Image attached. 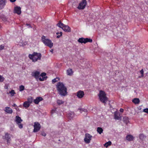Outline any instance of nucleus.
Segmentation results:
<instances>
[{
  "label": "nucleus",
  "mask_w": 148,
  "mask_h": 148,
  "mask_svg": "<svg viewBox=\"0 0 148 148\" xmlns=\"http://www.w3.org/2000/svg\"><path fill=\"white\" fill-rule=\"evenodd\" d=\"M9 93L11 95L13 96L14 95L16 94V93L14 92V90H12L10 91Z\"/></svg>",
  "instance_id": "nucleus-30"
},
{
  "label": "nucleus",
  "mask_w": 148,
  "mask_h": 148,
  "mask_svg": "<svg viewBox=\"0 0 148 148\" xmlns=\"http://www.w3.org/2000/svg\"><path fill=\"white\" fill-rule=\"evenodd\" d=\"M73 116V114H68V118L69 119H72Z\"/></svg>",
  "instance_id": "nucleus-32"
},
{
  "label": "nucleus",
  "mask_w": 148,
  "mask_h": 148,
  "mask_svg": "<svg viewBox=\"0 0 148 148\" xmlns=\"http://www.w3.org/2000/svg\"><path fill=\"white\" fill-rule=\"evenodd\" d=\"M41 134L42 135L44 136H45L46 135V134L44 132L42 133Z\"/></svg>",
  "instance_id": "nucleus-41"
},
{
  "label": "nucleus",
  "mask_w": 148,
  "mask_h": 148,
  "mask_svg": "<svg viewBox=\"0 0 148 148\" xmlns=\"http://www.w3.org/2000/svg\"><path fill=\"white\" fill-rule=\"evenodd\" d=\"M139 136L140 139L142 140H143L146 138V136L143 134H140Z\"/></svg>",
  "instance_id": "nucleus-25"
},
{
  "label": "nucleus",
  "mask_w": 148,
  "mask_h": 148,
  "mask_svg": "<svg viewBox=\"0 0 148 148\" xmlns=\"http://www.w3.org/2000/svg\"><path fill=\"white\" fill-rule=\"evenodd\" d=\"M84 95V93L83 91L79 90L77 92V96L79 98H82Z\"/></svg>",
  "instance_id": "nucleus-11"
},
{
  "label": "nucleus",
  "mask_w": 148,
  "mask_h": 148,
  "mask_svg": "<svg viewBox=\"0 0 148 148\" xmlns=\"http://www.w3.org/2000/svg\"><path fill=\"white\" fill-rule=\"evenodd\" d=\"M5 88L6 89H7L8 88V87L7 86H5Z\"/></svg>",
  "instance_id": "nucleus-46"
},
{
  "label": "nucleus",
  "mask_w": 148,
  "mask_h": 148,
  "mask_svg": "<svg viewBox=\"0 0 148 148\" xmlns=\"http://www.w3.org/2000/svg\"><path fill=\"white\" fill-rule=\"evenodd\" d=\"M87 4V1L86 0H82L80 2L79 5L77 7V8L79 10L84 9L85 7Z\"/></svg>",
  "instance_id": "nucleus-8"
},
{
  "label": "nucleus",
  "mask_w": 148,
  "mask_h": 148,
  "mask_svg": "<svg viewBox=\"0 0 148 148\" xmlns=\"http://www.w3.org/2000/svg\"><path fill=\"white\" fill-rule=\"evenodd\" d=\"M50 51L52 53H53V49H51V50H50Z\"/></svg>",
  "instance_id": "nucleus-44"
},
{
  "label": "nucleus",
  "mask_w": 148,
  "mask_h": 148,
  "mask_svg": "<svg viewBox=\"0 0 148 148\" xmlns=\"http://www.w3.org/2000/svg\"><path fill=\"white\" fill-rule=\"evenodd\" d=\"M57 89L58 93L61 96H65L67 94V89L63 83L58 82L57 85Z\"/></svg>",
  "instance_id": "nucleus-1"
},
{
  "label": "nucleus",
  "mask_w": 148,
  "mask_h": 148,
  "mask_svg": "<svg viewBox=\"0 0 148 148\" xmlns=\"http://www.w3.org/2000/svg\"><path fill=\"white\" fill-rule=\"evenodd\" d=\"M34 128L33 132H38L40 128V124L37 122H35L34 123Z\"/></svg>",
  "instance_id": "nucleus-10"
},
{
  "label": "nucleus",
  "mask_w": 148,
  "mask_h": 148,
  "mask_svg": "<svg viewBox=\"0 0 148 148\" xmlns=\"http://www.w3.org/2000/svg\"><path fill=\"white\" fill-rule=\"evenodd\" d=\"M46 74L45 73H42L41 75L40 76H42V77H45V76L46 75Z\"/></svg>",
  "instance_id": "nucleus-40"
},
{
  "label": "nucleus",
  "mask_w": 148,
  "mask_h": 148,
  "mask_svg": "<svg viewBox=\"0 0 148 148\" xmlns=\"http://www.w3.org/2000/svg\"><path fill=\"white\" fill-rule=\"evenodd\" d=\"M106 95L105 92L103 90H100L98 96L100 101L104 103H106L108 100V98L106 96Z\"/></svg>",
  "instance_id": "nucleus-3"
},
{
  "label": "nucleus",
  "mask_w": 148,
  "mask_h": 148,
  "mask_svg": "<svg viewBox=\"0 0 148 148\" xmlns=\"http://www.w3.org/2000/svg\"><path fill=\"white\" fill-rule=\"evenodd\" d=\"M26 25H29V24H27Z\"/></svg>",
  "instance_id": "nucleus-47"
},
{
  "label": "nucleus",
  "mask_w": 148,
  "mask_h": 148,
  "mask_svg": "<svg viewBox=\"0 0 148 148\" xmlns=\"http://www.w3.org/2000/svg\"><path fill=\"white\" fill-rule=\"evenodd\" d=\"M33 101V99L32 98H31L29 99H28L27 101V102H28L29 103V104H30V103H32Z\"/></svg>",
  "instance_id": "nucleus-33"
},
{
  "label": "nucleus",
  "mask_w": 148,
  "mask_h": 148,
  "mask_svg": "<svg viewBox=\"0 0 148 148\" xmlns=\"http://www.w3.org/2000/svg\"><path fill=\"white\" fill-rule=\"evenodd\" d=\"M4 111L8 113L12 114L13 112V111L10 107H7L5 108Z\"/></svg>",
  "instance_id": "nucleus-16"
},
{
  "label": "nucleus",
  "mask_w": 148,
  "mask_h": 148,
  "mask_svg": "<svg viewBox=\"0 0 148 148\" xmlns=\"http://www.w3.org/2000/svg\"><path fill=\"white\" fill-rule=\"evenodd\" d=\"M123 121L126 124L129 122V118L127 116H125L123 118Z\"/></svg>",
  "instance_id": "nucleus-20"
},
{
  "label": "nucleus",
  "mask_w": 148,
  "mask_h": 148,
  "mask_svg": "<svg viewBox=\"0 0 148 148\" xmlns=\"http://www.w3.org/2000/svg\"><path fill=\"white\" fill-rule=\"evenodd\" d=\"M6 3V0H0V5L4 7Z\"/></svg>",
  "instance_id": "nucleus-22"
},
{
  "label": "nucleus",
  "mask_w": 148,
  "mask_h": 148,
  "mask_svg": "<svg viewBox=\"0 0 148 148\" xmlns=\"http://www.w3.org/2000/svg\"><path fill=\"white\" fill-rule=\"evenodd\" d=\"M132 101L135 104H138L140 102L139 99L137 98H135L133 99Z\"/></svg>",
  "instance_id": "nucleus-18"
},
{
  "label": "nucleus",
  "mask_w": 148,
  "mask_h": 148,
  "mask_svg": "<svg viewBox=\"0 0 148 148\" xmlns=\"http://www.w3.org/2000/svg\"><path fill=\"white\" fill-rule=\"evenodd\" d=\"M29 103L27 101L24 102L23 103V106L25 108H28L30 106Z\"/></svg>",
  "instance_id": "nucleus-23"
},
{
  "label": "nucleus",
  "mask_w": 148,
  "mask_h": 148,
  "mask_svg": "<svg viewBox=\"0 0 148 148\" xmlns=\"http://www.w3.org/2000/svg\"><path fill=\"white\" fill-rule=\"evenodd\" d=\"M57 103L59 105H60L64 103V101L62 100H58L57 101Z\"/></svg>",
  "instance_id": "nucleus-27"
},
{
  "label": "nucleus",
  "mask_w": 148,
  "mask_h": 148,
  "mask_svg": "<svg viewBox=\"0 0 148 148\" xmlns=\"http://www.w3.org/2000/svg\"><path fill=\"white\" fill-rule=\"evenodd\" d=\"M67 74L68 75H71L73 74V71L72 69H69L67 70Z\"/></svg>",
  "instance_id": "nucleus-21"
},
{
  "label": "nucleus",
  "mask_w": 148,
  "mask_h": 148,
  "mask_svg": "<svg viewBox=\"0 0 148 148\" xmlns=\"http://www.w3.org/2000/svg\"><path fill=\"white\" fill-rule=\"evenodd\" d=\"M19 90L20 91H22L25 89L24 86L23 85H21L19 87Z\"/></svg>",
  "instance_id": "nucleus-28"
},
{
  "label": "nucleus",
  "mask_w": 148,
  "mask_h": 148,
  "mask_svg": "<svg viewBox=\"0 0 148 148\" xmlns=\"http://www.w3.org/2000/svg\"><path fill=\"white\" fill-rule=\"evenodd\" d=\"M10 1L11 2H15L16 0H10Z\"/></svg>",
  "instance_id": "nucleus-43"
},
{
  "label": "nucleus",
  "mask_w": 148,
  "mask_h": 148,
  "mask_svg": "<svg viewBox=\"0 0 148 148\" xmlns=\"http://www.w3.org/2000/svg\"><path fill=\"white\" fill-rule=\"evenodd\" d=\"M4 79V78L2 76L0 75V82H3Z\"/></svg>",
  "instance_id": "nucleus-37"
},
{
  "label": "nucleus",
  "mask_w": 148,
  "mask_h": 148,
  "mask_svg": "<svg viewBox=\"0 0 148 148\" xmlns=\"http://www.w3.org/2000/svg\"><path fill=\"white\" fill-rule=\"evenodd\" d=\"M41 40L42 42L45 45L48 46L50 48H51L53 46V43L51 41L48 39L46 38L45 37L43 36H42Z\"/></svg>",
  "instance_id": "nucleus-4"
},
{
  "label": "nucleus",
  "mask_w": 148,
  "mask_h": 148,
  "mask_svg": "<svg viewBox=\"0 0 148 148\" xmlns=\"http://www.w3.org/2000/svg\"><path fill=\"white\" fill-rule=\"evenodd\" d=\"M92 136L90 134L86 133L85 134V137L84 139L85 142L87 144L89 143L91 140Z\"/></svg>",
  "instance_id": "nucleus-9"
},
{
  "label": "nucleus",
  "mask_w": 148,
  "mask_h": 148,
  "mask_svg": "<svg viewBox=\"0 0 148 148\" xmlns=\"http://www.w3.org/2000/svg\"><path fill=\"white\" fill-rule=\"evenodd\" d=\"M79 110L81 112H82V111H84V112H87V110L86 109H84V108H81V109H79Z\"/></svg>",
  "instance_id": "nucleus-35"
},
{
  "label": "nucleus",
  "mask_w": 148,
  "mask_h": 148,
  "mask_svg": "<svg viewBox=\"0 0 148 148\" xmlns=\"http://www.w3.org/2000/svg\"><path fill=\"white\" fill-rule=\"evenodd\" d=\"M77 41L80 43L85 44L88 42H92V39L88 38H79L77 40Z\"/></svg>",
  "instance_id": "nucleus-7"
},
{
  "label": "nucleus",
  "mask_w": 148,
  "mask_h": 148,
  "mask_svg": "<svg viewBox=\"0 0 148 148\" xmlns=\"http://www.w3.org/2000/svg\"><path fill=\"white\" fill-rule=\"evenodd\" d=\"M114 118L116 120H119L121 118L120 115L117 113H115L114 114Z\"/></svg>",
  "instance_id": "nucleus-19"
},
{
  "label": "nucleus",
  "mask_w": 148,
  "mask_h": 148,
  "mask_svg": "<svg viewBox=\"0 0 148 148\" xmlns=\"http://www.w3.org/2000/svg\"><path fill=\"white\" fill-rule=\"evenodd\" d=\"M59 34H60V35H58L57 36L56 38H59L60 37V36H61L62 35V32H60V33L58 32L56 33V34L57 35H58Z\"/></svg>",
  "instance_id": "nucleus-31"
},
{
  "label": "nucleus",
  "mask_w": 148,
  "mask_h": 148,
  "mask_svg": "<svg viewBox=\"0 0 148 148\" xmlns=\"http://www.w3.org/2000/svg\"><path fill=\"white\" fill-rule=\"evenodd\" d=\"M23 121V120L21 119L20 117L18 116H16L15 122L20 129H22L23 128V124L21 123V122Z\"/></svg>",
  "instance_id": "nucleus-6"
},
{
  "label": "nucleus",
  "mask_w": 148,
  "mask_h": 148,
  "mask_svg": "<svg viewBox=\"0 0 148 148\" xmlns=\"http://www.w3.org/2000/svg\"><path fill=\"white\" fill-rule=\"evenodd\" d=\"M123 111H124V110L122 108H121L120 110V111L121 112H123Z\"/></svg>",
  "instance_id": "nucleus-42"
},
{
  "label": "nucleus",
  "mask_w": 148,
  "mask_h": 148,
  "mask_svg": "<svg viewBox=\"0 0 148 148\" xmlns=\"http://www.w3.org/2000/svg\"><path fill=\"white\" fill-rule=\"evenodd\" d=\"M42 57L41 54L40 53L34 52L32 54H29L28 57L32 61L35 62L38 60H40Z\"/></svg>",
  "instance_id": "nucleus-2"
},
{
  "label": "nucleus",
  "mask_w": 148,
  "mask_h": 148,
  "mask_svg": "<svg viewBox=\"0 0 148 148\" xmlns=\"http://www.w3.org/2000/svg\"><path fill=\"white\" fill-rule=\"evenodd\" d=\"M57 25L66 32H70L71 31V28L68 25H66L60 21L57 24Z\"/></svg>",
  "instance_id": "nucleus-5"
},
{
  "label": "nucleus",
  "mask_w": 148,
  "mask_h": 148,
  "mask_svg": "<svg viewBox=\"0 0 148 148\" xmlns=\"http://www.w3.org/2000/svg\"><path fill=\"white\" fill-rule=\"evenodd\" d=\"M111 142L110 141H108V142H106L104 144V146L106 147H107L108 146H110L111 144Z\"/></svg>",
  "instance_id": "nucleus-26"
},
{
  "label": "nucleus",
  "mask_w": 148,
  "mask_h": 148,
  "mask_svg": "<svg viewBox=\"0 0 148 148\" xmlns=\"http://www.w3.org/2000/svg\"><path fill=\"white\" fill-rule=\"evenodd\" d=\"M97 131L98 133L101 134L103 132V129L101 127H98L97 129Z\"/></svg>",
  "instance_id": "nucleus-24"
},
{
  "label": "nucleus",
  "mask_w": 148,
  "mask_h": 148,
  "mask_svg": "<svg viewBox=\"0 0 148 148\" xmlns=\"http://www.w3.org/2000/svg\"><path fill=\"white\" fill-rule=\"evenodd\" d=\"M134 137L131 134L127 135L126 137V139L127 141H130L133 140Z\"/></svg>",
  "instance_id": "nucleus-17"
},
{
  "label": "nucleus",
  "mask_w": 148,
  "mask_h": 148,
  "mask_svg": "<svg viewBox=\"0 0 148 148\" xmlns=\"http://www.w3.org/2000/svg\"><path fill=\"white\" fill-rule=\"evenodd\" d=\"M12 106L13 107H15L16 106V104H14L13 105H12Z\"/></svg>",
  "instance_id": "nucleus-45"
},
{
  "label": "nucleus",
  "mask_w": 148,
  "mask_h": 148,
  "mask_svg": "<svg viewBox=\"0 0 148 148\" xmlns=\"http://www.w3.org/2000/svg\"><path fill=\"white\" fill-rule=\"evenodd\" d=\"M25 43H26V44H27V42H25Z\"/></svg>",
  "instance_id": "nucleus-48"
},
{
  "label": "nucleus",
  "mask_w": 148,
  "mask_h": 148,
  "mask_svg": "<svg viewBox=\"0 0 148 148\" xmlns=\"http://www.w3.org/2000/svg\"><path fill=\"white\" fill-rule=\"evenodd\" d=\"M59 78L57 77L52 80V82L53 83H54L59 80Z\"/></svg>",
  "instance_id": "nucleus-29"
},
{
  "label": "nucleus",
  "mask_w": 148,
  "mask_h": 148,
  "mask_svg": "<svg viewBox=\"0 0 148 148\" xmlns=\"http://www.w3.org/2000/svg\"><path fill=\"white\" fill-rule=\"evenodd\" d=\"M140 72L141 74V76L139 77H142L143 76V73H144V71L143 69H142L140 71Z\"/></svg>",
  "instance_id": "nucleus-34"
},
{
  "label": "nucleus",
  "mask_w": 148,
  "mask_h": 148,
  "mask_svg": "<svg viewBox=\"0 0 148 148\" xmlns=\"http://www.w3.org/2000/svg\"><path fill=\"white\" fill-rule=\"evenodd\" d=\"M5 138L7 140V143H10V141L11 140V135L10 134L8 133H6L5 134Z\"/></svg>",
  "instance_id": "nucleus-13"
},
{
  "label": "nucleus",
  "mask_w": 148,
  "mask_h": 148,
  "mask_svg": "<svg viewBox=\"0 0 148 148\" xmlns=\"http://www.w3.org/2000/svg\"><path fill=\"white\" fill-rule=\"evenodd\" d=\"M143 112L148 114V108H146L144 109L143 110Z\"/></svg>",
  "instance_id": "nucleus-39"
},
{
  "label": "nucleus",
  "mask_w": 148,
  "mask_h": 148,
  "mask_svg": "<svg viewBox=\"0 0 148 148\" xmlns=\"http://www.w3.org/2000/svg\"><path fill=\"white\" fill-rule=\"evenodd\" d=\"M4 46L3 45H0V50H2L4 49Z\"/></svg>",
  "instance_id": "nucleus-38"
},
{
  "label": "nucleus",
  "mask_w": 148,
  "mask_h": 148,
  "mask_svg": "<svg viewBox=\"0 0 148 148\" xmlns=\"http://www.w3.org/2000/svg\"><path fill=\"white\" fill-rule=\"evenodd\" d=\"M40 72L39 71H36L33 72L32 74V76L34 77L36 79H38L40 76Z\"/></svg>",
  "instance_id": "nucleus-15"
},
{
  "label": "nucleus",
  "mask_w": 148,
  "mask_h": 148,
  "mask_svg": "<svg viewBox=\"0 0 148 148\" xmlns=\"http://www.w3.org/2000/svg\"><path fill=\"white\" fill-rule=\"evenodd\" d=\"M43 100V98L41 97H38L36 98L35 99L33 100V102L35 104H38L39 103V102Z\"/></svg>",
  "instance_id": "nucleus-12"
},
{
  "label": "nucleus",
  "mask_w": 148,
  "mask_h": 148,
  "mask_svg": "<svg viewBox=\"0 0 148 148\" xmlns=\"http://www.w3.org/2000/svg\"><path fill=\"white\" fill-rule=\"evenodd\" d=\"M47 78V77H43L42 78H41V77H40L39 78V79L40 81H43L45 79H46V78Z\"/></svg>",
  "instance_id": "nucleus-36"
},
{
  "label": "nucleus",
  "mask_w": 148,
  "mask_h": 148,
  "mask_svg": "<svg viewBox=\"0 0 148 148\" xmlns=\"http://www.w3.org/2000/svg\"><path fill=\"white\" fill-rule=\"evenodd\" d=\"M14 12L19 15L21 14V8L20 7L16 6L14 9Z\"/></svg>",
  "instance_id": "nucleus-14"
}]
</instances>
